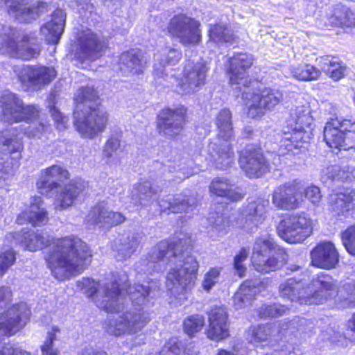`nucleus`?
I'll return each mask as SVG.
<instances>
[{
	"label": "nucleus",
	"instance_id": "obj_1",
	"mask_svg": "<svg viewBox=\"0 0 355 355\" xmlns=\"http://www.w3.org/2000/svg\"><path fill=\"white\" fill-rule=\"evenodd\" d=\"M19 237V244L29 251L49 248L44 259L51 275L58 281L80 275L92 263V250L77 236L46 238L31 230H22L13 235V238Z\"/></svg>",
	"mask_w": 355,
	"mask_h": 355
},
{
	"label": "nucleus",
	"instance_id": "obj_2",
	"mask_svg": "<svg viewBox=\"0 0 355 355\" xmlns=\"http://www.w3.org/2000/svg\"><path fill=\"white\" fill-rule=\"evenodd\" d=\"M73 125L83 139H93L105 131L110 115L93 86L78 88L73 98Z\"/></svg>",
	"mask_w": 355,
	"mask_h": 355
},
{
	"label": "nucleus",
	"instance_id": "obj_3",
	"mask_svg": "<svg viewBox=\"0 0 355 355\" xmlns=\"http://www.w3.org/2000/svg\"><path fill=\"white\" fill-rule=\"evenodd\" d=\"M70 178L71 174L65 167L52 164L41 170L35 183L37 191L41 196L51 198L54 191L60 189L55 197L54 209L58 211L67 209L76 204L87 188V183L81 179H73L62 186L60 184Z\"/></svg>",
	"mask_w": 355,
	"mask_h": 355
},
{
	"label": "nucleus",
	"instance_id": "obj_4",
	"mask_svg": "<svg viewBox=\"0 0 355 355\" xmlns=\"http://www.w3.org/2000/svg\"><path fill=\"white\" fill-rule=\"evenodd\" d=\"M181 237L175 241L164 239L159 244V249L157 255V261H163L166 258L169 252L172 257H183L185 254L187 256L182 261V265L179 268H172L168 273V279L173 284H177L186 289L195 284L199 269V263L196 258L191 256L194 248V241L189 234L181 233Z\"/></svg>",
	"mask_w": 355,
	"mask_h": 355
},
{
	"label": "nucleus",
	"instance_id": "obj_5",
	"mask_svg": "<svg viewBox=\"0 0 355 355\" xmlns=\"http://www.w3.org/2000/svg\"><path fill=\"white\" fill-rule=\"evenodd\" d=\"M12 301V292L9 287L0 286V309ZM31 311L24 302L12 304L0 314V331L6 336L15 335L30 320Z\"/></svg>",
	"mask_w": 355,
	"mask_h": 355
},
{
	"label": "nucleus",
	"instance_id": "obj_6",
	"mask_svg": "<svg viewBox=\"0 0 355 355\" xmlns=\"http://www.w3.org/2000/svg\"><path fill=\"white\" fill-rule=\"evenodd\" d=\"M323 141L333 153L355 149V120L330 118L324 126Z\"/></svg>",
	"mask_w": 355,
	"mask_h": 355
},
{
	"label": "nucleus",
	"instance_id": "obj_7",
	"mask_svg": "<svg viewBox=\"0 0 355 355\" xmlns=\"http://www.w3.org/2000/svg\"><path fill=\"white\" fill-rule=\"evenodd\" d=\"M36 40V37L24 35L19 40L16 28L2 26L0 28V53L23 60H31L40 54L39 47L29 46Z\"/></svg>",
	"mask_w": 355,
	"mask_h": 355
},
{
	"label": "nucleus",
	"instance_id": "obj_8",
	"mask_svg": "<svg viewBox=\"0 0 355 355\" xmlns=\"http://www.w3.org/2000/svg\"><path fill=\"white\" fill-rule=\"evenodd\" d=\"M257 85L245 88L241 92V98L250 103L247 114L252 119H261L267 111H271L283 101V93L270 87L258 88Z\"/></svg>",
	"mask_w": 355,
	"mask_h": 355
},
{
	"label": "nucleus",
	"instance_id": "obj_9",
	"mask_svg": "<svg viewBox=\"0 0 355 355\" xmlns=\"http://www.w3.org/2000/svg\"><path fill=\"white\" fill-rule=\"evenodd\" d=\"M278 236L288 243H302L313 232L312 219L304 212L286 214L277 227Z\"/></svg>",
	"mask_w": 355,
	"mask_h": 355
},
{
	"label": "nucleus",
	"instance_id": "obj_10",
	"mask_svg": "<svg viewBox=\"0 0 355 355\" xmlns=\"http://www.w3.org/2000/svg\"><path fill=\"white\" fill-rule=\"evenodd\" d=\"M253 55L247 52H235L226 61L225 74L230 85H237L240 92L261 83L257 78H250L249 71L254 64Z\"/></svg>",
	"mask_w": 355,
	"mask_h": 355
},
{
	"label": "nucleus",
	"instance_id": "obj_11",
	"mask_svg": "<svg viewBox=\"0 0 355 355\" xmlns=\"http://www.w3.org/2000/svg\"><path fill=\"white\" fill-rule=\"evenodd\" d=\"M166 31L172 39H178L184 46H198L202 41L200 22L186 14L173 15L167 24Z\"/></svg>",
	"mask_w": 355,
	"mask_h": 355
},
{
	"label": "nucleus",
	"instance_id": "obj_12",
	"mask_svg": "<svg viewBox=\"0 0 355 355\" xmlns=\"http://www.w3.org/2000/svg\"><path fill=\"white\" fill-rule=\"evenodd\" d=\"M189 121V110L184 105L162 108L156 117V129L159 135L169 139L182 135Z\"/></svg>",
	"mask_w": 355,
	"mask_h": 355
},
{
	"label": "nucleus",
	"instance_id": "obj_13",
	"mask_svg": "<svg viewBox=\"0 0 355 355\" xmlns=\"http://www.w3.org/2000/svg\"><path fill=\"white\" fill-rule=\"evenodd\" d=\"M260 250L253 255L252 263L256 270L261 273L276 271L284 266L288 261L286 250L277 246L268 239L261 241Z\"/></svg>",
	"mask_w": 355,
	"mask_h": 355
},
{
	"label": "nucleus",
	"instance_id": "obj_14",
	"mask_svg": "<svg viewBox=\"0 0 355 355\" xmlns=\"http://www.w3.org/2000/svg\"><path fill=\"white\" fill-rule=\"evenodd\" d=\"M239 164L249 178H259L268 173L270 169L269 160L265 156L260 144L247 145L239 152Z\"/></svg>",
	"mask_w": 355,
	"mask_h": 355
},
{
	"label": "nucleus",
	"instance_id": "obj_15",
	"mask_svg": "<svg viewBox=\"0 0 355 355\" xmlns=\"http://www.w3.org/2000/svg\"><path fill=\"white\" fill-rule=\"evenodd\" d=\"M150 320L149 314L141 309L125 311L117 319L105 322V330L110 335L121 336L141 330Z\"/></svg>",
	"mask_w": 355,
	"mask_h": 355
},
{
	"label": "nucleus",
	"instance_id": "obj_16",
	"mask_svg": "<svg viewBox=\"0 0 355 355\" xmlns=\"http://www.w3.org/2000/svg\"><path fill=\"white\" fill-rule=\"evenodd\" d=\"M2 114L10 123H31L40 117V110L35 105H25L23 101L12 93L2 96Z\"/></svg>",
	"mask_w": 355,
	"mask_h": 355
},
{
	"label": "nucleus",
	"instance_id": "obj_17",
	"mask_svg": "<svg viewBox=\"0 0 355 355\" xmlns=\"http://www.w3.org/2000/svg\"><path fill=\"white\" fill-rule=\"evenodd\" d=\"M308 285L302 279L296 277H291L280 284L279 293L283 297L288 298L291 301L298 302L304 304H320L323 295L320 291H314L312 293L308 292Z\"/></svg>",
	"mask_w": 355,
	"mask_h": 355
},
{
	"label": "nucleus",
	"instance_id": "obj_18",
	"mask_svg": "<svg viewBox=\"0 0 355 355\" xmlns=\"http://www.w3.org/2000/svg\"><path fill=\"white\" fill-rule=\"evenodd\" d=\"M208 325L205 334L208 339L216 343L230 337L229 314L223 305H214L207 312Z\"/></svg>",
	"mask_w": 355,
	"mask_h": 355
},
{
	"label": "nucleus",
	"instance_id": "obj_19",
	"mask_svg": "<svg viewBox=\"0 0 355 355\" xmlns=\"http://www.w3.org/2000/svg\"><path fill=\"white\" fill-rule=\"evenodd\" d=\"M19 81L24 87L41 89L49 85L57 76L53 67L41 64L24 65L17 72Z\"/></svg>",
	"mask_w": 355,
	"mask_h": 355
},
{
	"label": "nucleus",
	"instance_id": "obj_20",
	"mask_svg": "<svg viewBox=\"0 0 355 355\" xmlns=\"http://www.w3.org/2000/svg\"><path fill=\"white\" fill-rule=\"evenodd\" d=\"M272 202L278 209H298L303 202L302 184L295 180L279 186L272 193Z\"/></svg>",
	"mask_w": 355,
	"mask_h": 355
},
{
	"label": "nucleus",
	"instance_id": "obj_21",
	"mask_svg": "<svg viewBox=\"0 0 355 355\" xmlns=\"http://www.w3.org/2000/svg\"><path fill=\"white\" fill-rule=\"evenodd\" d=\"M24 144L17 135L0 137V172L7 173L19 163Z\"/></svg>",
	"mask_w": 355,
	"mask_h": 355
},
{
	"label": "nucleus",
	"instance_id": "obj_22",
	"mask_svg": "<svg viewBox=\"0 0 355 355\" xmlns=\"http://www.w3.org/2000/svg\"><path fill=\"white\" fill-rule=\"evenodd\" d=\"M44 204L41 196H32L28 206L17 216L16 223L21 225L30 224L34 227L46 225L50 219L49 213Z\"/></svg>",
	"mask_w": 355,
	"mask_h": 355
},
{
	"label": "nucleus",
	"instance_id": "obj_23",
	"mask_svg": "<svg viewBox=\"0 0 355 355\" xmlns=\"http://www.w3.org/2000/svg\"><path fill=\"white\" fill-rule=\"evenodd\" d=\"M209 70L205 61L187 60L182 70L181 85L191 90L198 89L205 85Z\"/></svg>",
	"mask_w": 355,
	"mask_h": 355
},
{
	"label": "nucleus",
	"instance_id": "obj_24",
	"mask_svg": "<svg viewBox=\"0 0 355 355\" xmlns=\"http://www.w3.org/2000/svg\"><path fill=\"white\" fill-rule=\"evenodd\" d=\"M310 255L312 266L318 268L331 270L339 262L338 252L330 241L318 243L311 250Z\"/></svg>",
	"mask_w": 355,
	"mask_h": 355
},
{
	"label": "nucleus",
	"instance_id": "obj_25",
	"mask_svg": "<svg viewBox=\"0 0 355 355\" xmlns=\"http://www.w3.org/2000/svg\"><path fill=\"white\" fill-rule=\"evenodd\" d=\"M308 133L303 128H295L284 132L279 142V152L283 156H295L305 149Z\"/></svg>",
	"mask_w": 355,
	"mask_h": 355
},
{
	"label": "nucleus",
	"instance_id": "obj_26",
	"mask_svg": "<svg viewBox=\"0 0 355 355\" xmlns=\"http://www.w3.org/2000/svg\"><path fill=\"white\" fill-rule=\"evenodd\" d=\"M210 196L224 198L231 202H239L243 199L245 192L242 188L236 187L232 181L225 177H216L209 185Z\"/></svg>",
	"mask_w": 355,
	"mask_h": 355
},
{
	"label": "nucleus",
	"instance_id": "obj_27",
	"mask_svg": "<svg viewBox=\"0 0 355 355\" xmlns=\"http://www.w3.org/2000/svg\"><path fill=\"white\" fill-rule=\"evenodd\" d=\"M107 49V41L91 32L80 40L79 53L83 60L94 61L102 57Z\"/></svg>",
	"mask_w": 355,
	"mask_h": 355
},
{
	"label": "nucleus",
	"instance_id": "obj_28",
	"mask_svg": "<svg viewBox=\"0 0 355 355\" xmlns=\"http://www.w3.org/2000/svg\"><path fill=\"white\" fill-rule=\"evenodd\" d=\"M329 207L336 215L345 216L355 209V190L344 188L333 191L329 197Z\"/></svg>",
	"mask_w": 355,
	"mask_h": 355
},
{
	"label": "nucleus",
	"instance_id": "obj_29",
	"mask_svg": "<svg viewBox=\"0 0 355 355\" xmlns=\"http://www.w3.org/2000/svg\"><path fill=\"white\" fill-rule=\"evenodd\" d=\"M317 60L320 71L330 79L338 82L345 77L347 67L338 55H324Z\"/></svg>",
	"mask_w": 355,
	"mask_h": 355
},
{
	"label": "nucleus",
	"instance_id": "obj_30",
	"mask_svg": "<svg viewBox=\"0 0 355 355\" xmlns=\"http://www.w3.org/2000/svg\"><path fill=\"white\" fill-rule=\"evenodd\" d=\"M89 217L94 225H101L106 228L117 226L125 220V217L121 213L109 211L101 205L92 207Z\"/></svg>",
	"mask_w": 355,
	"mask_h": 355
},
{
	"label": "nucleus",
	"instance_id": "obj_31",
	"mask_svg": "<svg viewBox=\"0 0 355 355\" xmlns=\"http://www.w3.org/2000/svg\"><path fill=\"white\" fill-rule=\"evenodd\" d=\"M207 37V42L216 44H233L239 40L238 36L231 26L227 23L220 21L209 25Z\"/></svg>",
	"mask_w": 355,
	"mask_h": 355
},
{
	"label": "nucleus",
	"instance_id": "obj_32",
	"mask_svg": "<svg viewBox=\"0 0 355 355\" xmlns=\"http://www.w3.org/2000/svg\"><path fill=\"white\" fill-rule=\"evenodd\" d=\"M117 65L121 72L127 71L132 75L139 76L144 73L146 62L143 60L141 55L130 49L124 51L119 55Z\"/></svg>",
	"mask_w": 355,
	"mask_h": 355
},
{
	"label": "nucleus",
	"instance_id": "obj_33",
	"mask_svg": "<svg viewBox=\"0 0 355 355\" xmlns=\"http://www.w3.org/2000/svg\"><path fill=\"white\" fill-rule=\"evenodd\" d=\"M22 0H4L5 5L8 7V14H15L17 17H25L28 19H35L40 14L47 10L48 4L44 1H37L35 6L26 8L23 7Z\"/></svg>",
	"mask_w": 355,
	"mask_h": 355
},
{
	"label": "nucleus",
	"instance_id": "obj_34",
	"mask_svg": "<svg viewBox=\"0 0 355 355\" xmlns=\"http://www.w3.org/2000/svg\"><path fill=\"white\" fill-rule=\"evenodd\" d=\"M104 288V297L106 299L102 301L101 306H98L100 309L107 313H118L123 311L124 306L119 302V297L121 295L120 285L114 281L106 284Z\"/></svg>",
	"mask_w": 355,
	"mask_h": 355
},
{
	"label": "nucleus",
	"instance_id": "obj_35",
	"mask_svg": "<svg viewBox=\"0 0 355 355\" xmlns=\"http://www.w3.org/2000/svg\"><path fill=\"white\" fill-rule=\"evenodd\" d=\"M353 12L345 5L338 3L332 7L327 17V26L332 28H349L353 26Z\"/></svg>",
	"mask_w": 355,
	"mask_h": 355
},
{
	"label": "nucleus",
	"instance_id": "obj_36",
	"mask_svg": "<svg viewBox=\"0 0 355 355\" xmlns=\"http://www.w3.org/2000/svg\"><path fill=\"white\" fill-rule=\"evenodd\" d=\"M249 343L254 345H267L271 340L272 328L269 324L250 326L245 331Z\"/></svg>",
	"mask_w": 355,
	"mask_h": 355
},
{
	"label": "nucleus",
	"instance_id": "obj_37",
	"mask_svg": "<svg viewBox=\"0 0 355 355\" xmlns=\"http://www.w3.org/2000/svg\"><path fill=\"white\" fill-rule=\"evenodd\" d=\"M232 114L230 109L223 108L216 118V125L218 131V137L225 141L230 140L234 136L232 126Z\"/></svg>",
	"mask_w": 355,
	"mask_h": 355
},
{
	"label": "nucleus",
	"instance_id": "obj_38",
	"mask_svg": "<svg viewBox=\"0 0 355 355\" xmlns=\"http://www.w3.org/2000/svg\"><path fill=\"white\" fill-rule=\"evenodd\" d=\"M293 78L302 82L317 80L321 76L320 69L308 63H300L291 69Z\"/></svg>",
	"mask_w": 355,
	"mask_h": 355
},
{
	"label": "nucleus",
	"instance_id": "obj_39",
	"mask_svg": "<svg viewBox=\"0 0 355 355\" xmlns=\"http://www.w3.org/2000/svg\"><path fill=\"white\" fill-rule=\"evenodd\" d=\"M269 200L268 199L258 198L248 202L247 205V215L250 219L257 223H261L266 218Z\"/></svg>",
	"mask_w": 355,
	"mask_h": 355
},
{
	"label": "nucleus",
	"instance_id": "obj_40",
	"mask_svg": "<svg viewBox=\"0 0 355 355\" xmlns=\"http://www.w3.org/2000/svg\"><path fill=\"white\" fill-rule=\"evenodd\" d=\"M205 325V317L200 314H192L187 316L182 322L183 332L193 338L201 332Z\"/></svg>",
	"mask_w": 355,
	"mask_h": 355
},
{
	"label": "nucleus",
	"instance_id": "obj_41",
	"mask_svg": "<svg viewBox=\"0 0 355 355\" xmlns=\"http://www.w3.org/2000/svg\"><path fill=\"white\" fill-rule=\"evenodd\" d=\"M65 19L61 10L53 12L52 18L47 25V28L51 35V42L57 44L64 31Z\"/></svg>",
	"mask_w": 355,
	"mask_h": 355
},
{
	"label": "nucleus",
	"instance_id": "obj_42",
	"mask_svg": "<svg viewBox=\"0 0 355 355\" xmlns=\"http://www.w3.org/2000/svg\"><path fill=\"white\" fill-rule=\"evenodd\" d=\"M312 282H315L320 286V288L315 291H320V293L323 295L324 299H322L321 303L322 304L329 296L328 292L333 291L335 288L333 277L331 275L322 272L318 273L316 277L312 279Z\"/></svg>",
	"mask_w": 355,
	"mask_h": 355
},
{
	"label": "nucleus",
	"instance_id": "obj_43",
	"mask_svg": "<svg viewBox=\"0 0 355 355\" xmlns=\"http://www.w3.org/2000/svg\"><path fill=\"white\" fill-rule=\"evenodd\" d=\"M288 309L279 304H263L258 310V316L260 318H278L284 315Z\"/></svg>",
	"mask_w": 355,
	"mask_h": 355
},
{
	"label": "nucleus",
	"instance_id": "obj_44",
	"mask_svg": "<svg viewBox=\"0 0 355 355\" xmlns=\"http://www.w3.org/2000/svg\"><path fill=\"white\" fill-rule=\"evenodd\" d=\"M168 349L175 355H199V351L195 346L187 345L182 349V342L173 338L167 342Z\"/></svg>",
	"mask_w": 355,
	"mask_h": 355
},
{
	"label": "nucleus",
	"instance_id": "obj_45",
	"mask_svg": "<svg viewBox=\"0 0 355 355\" xmlns=\"http://www.w3.org/2000/svg\"><path fill=\"white\" fill-rule=\"evenodd\" d=\"M17 253L13 249L0 252V277H3L15 263Z\"/></svg>",
	"mask_w": 355,
	"mask_h": 355
},
{
	"label": "nucleus",
	"instance_id": "obj_46",
	"mask_svg": "<svg viewBox=\"0 0 355 355\" xmlns=\"http://www.w3.org/2000/svg\"><path fill=\"white\" fill-rule=\"evenodd\" d=\"M340 238L347 252L355 257V223L342 231Z\"/></svg>",
	"mask_w": 355,
	"mask_h": 355
},
{
	"label": "nucleus",
	"instance_id": "obj_47",
	"mask_svg": "<svg viewBox=\"0 0 355 355\" xmlns=\"http://www.w3.org/2000/svg\"><path fill=\"white\" fill-rule=\"evenodd\" d=\"M221 271V267H211L205 272L202 282V288L203 290L209 292L210 290L216 285L218 282Z\"/></svg>",
	"mask_w": 355,
	"mask_h": 355
},
{
	"label": "nucleus",
	"instance_id": "obj_48",
	"mask_svg": "<svg viewBox=\"0 0 355 355\" xmlns=\"http://www.w3.org/2000/svg\"><path fill=\"white\" fill-rule=\"evenodd\" d=\"M249 250L245 248H241L234 257L233 268L240 277H244L246 272V267L243 263L248 259Z\"/></svg>",
	"mask_w": 355,
	"mask_h": 355
},
{
	"label": "nucleus",
	"instance_id": "obj_49",
	"mask_svg": "<svg viewBox=\"0 0 355 355\" xmlns=\"http://www.w3.org/2000/svg\"><path fill=\"white\" fill-rule=\"evenodd\" d=\"M182 57V54L180 51L170 48L164 58H162L161 64L164 67L175 66L180 61Z\"/></svg>",
	"mask_w": 355,
	"mask_h": 355
},
{
	"label": "nucleus",
	"instance_id": "obj_50",
	"mask_svg": "<svg viewBox=\"0 0 355 355\" xmlns=\"http://www.w3.org/2000/svg\"><path fill=\"white\" fill-rule=\"evenodd\" d=\"M302 195L303 200L306 198L313 204L318 203L322 198L320 188L314 185L309 186L305 189L302 187Z\"/></svg>",
	"mask_w": 355,
	"mask_h": 355
},
{
	"label": "nucleus",
	"instance_id": "obj_51",
	"mask_svg": "<svg viewBox=\"0 0 355 355\" xmlns=\"http://www.w3.org/2000/svg\"><path fill=\"white\" fill-rule=\"evenodd\" d=\"M51 114L58 130H64L67 128L68 118L64 116L55 107L51 108Z\"/></svg>",
	"mask_w": 355,
	"mask_h": 355
},
{
	"label": "nucleus",
	"instance_id": "obj_52",
	"mask_svg": "<svg viewBox=\"0 0 355 355\" xmlns=\"http://www.w3.org/2000/svg\"><path fill=\"white\" fill-rule=\"evenodd\" d=\"M121 137V135L118 137L112 136L107 140L103 150L104 155L107 158H110L113 153L120 148Z\"/></svg>",
	"mask_w": 355,
	"mask_h": 355
},
{
	"label": "nucleus",
	"instance_id": "obj_53",
	"mask_svg": "<svg viewBox=\"0 0 355 355\" xmlns=\"http://www.w3.org/2000/svg\"><path fill=\"white\" fill-rule=\"evenodd\" d=\"M85 293L89 298H94L98 288V283L90 278H83L82 281Z\"/></svg>",
	"mask_w": 355,
	"mask_h": 355
},
{
	"label": "nucleus",
	"instance_id": "obj_54",
	"mask_svg": "<svg viewBox=\"0 0 355 355\" xmlns=\"http://www.w3.org/2000/svg\"><path fill=\"white\" fill-rule=\"evenodd\" d=\"M140 291L141 293L139 295L132 298V302L137 305L145 304L149 301L150 288L139 286V289L137 290V292Z\"/></svg>",
	"mask_w": 355,
	"mask_h": 355
},
{
	"label": "nucleus",
	"instance_id": "obj_55",
	"mask_svg": "<svg viewBox=\"0 0 355 355\" xmlns=\"http://www.w3.org/2000/svg\"><path fill=\"white\" fill-rule=\"evenodd\" d=\"M0 355H29V354L20 347L7 343L0 347Z\"/></svg>",
	"mask_w": 355,
	"mask_h": 355
},
{
	"label": "nucleus",
	"instance_id": "obj_56",
	"mask_svg": "<svg viewBox=\"0 0 355 355\" xmlns=\"http://www.w3.org/2000/svg\"><path fill=\"white\" fill-rule=\"evenodd\" d=\"M191 205L186 200H175L170 205L169 209L173 213H185L190 208Z\"/></svg>",
	"mask_w": 355,
	"mask_h": 355
},
{
	"label": "nucleus",
	"instance_id": "obj_57",
	"mask_svg": "<svg viewBox=\"0 0 355 355\" xmlns=\"http://www.w3.org/2000/svg\"><path fill=\"white\" fill-rule=\"evenodd\" d=\"M53 343L51 341L46 340L41 346L40 349L43 355H58V350L53 347Z\"/></svg>",
	"mask_w": 355,
	"mask_h": 355
},
{
	"label": "nucleus",
	"instance_id": "obj_58",
	"mask_svg": "<svg viewBox=\"0 0 355 355\" xmlns=\"http://www.w3.org/2000/svg\"><path fill=\"white\" fill-rule=\"evenodd\" d=\"M218 158L221 159L223 162L225 159H230L232 161L234 158V150L231 146H228L226 148L220 149L218 152Z\"/></svg>",
	"mask_w": 355,
	"mask_h": 355
},
{
	"label": "nucleus",
	"instance_id": "obj_59",
	"mask_svg": "<svg viewBox=\"0 0 355 355\" xmlns=\"http://www.w3.org/2000/svg\"><path fill=\"white\" fill-rule=\"evenodd\" d=\"M60 328L57 326H53L51 330L48 332L46 340L54 342L57 338V334L60 332Z\"/></svg>",
	"mask_w": 355,
	"mask_h": 355
},
{
	"label": "nucleus",
	"instance_id": "obj_60",
	"mask_svg": "<svg viewBox=\"0 0 355 355\" xmlns=\"http://www.w3.org/2000/svg\"><path fill=\"white\" fill-rule=\"evenodd\" d=\"M347 329L351 331L355 336V312L347 321Z\"/></svg>",
	"mask_w": 355,
	"mask_h": 355
},
{
	"label": "nucleus",
	"instance_id": "obj_61",
	"mask_svg": "<svg viewBox=\"0 0 355 355\" xmlns=\"http://www.w3.org/2000/svg\"><path fill=\"white\" fill-rule=\"evenodd\" d=\"M80 355H107V354L103 350H95L92 352L85 350L82 352Z\"/></svg>",
	"mask_w": 355,
	"mask_h": 355
},
{
	"label": "nucleus",
	"instance_id": "obj_62",
	"mask_svg": "<svg viewBox=\"0 0 355 355\" xmlns=\"http://www.w3.org/2000/svg\"><path fill=\"white\" fill-rule=\"evenodd\" d=\"M216 355H237L232 351L225 349H219Z\"/></svg>",
	"mask_w": 355,
	"mask_h": 355
},
{
	"label": "nucleus",
	"instance_id": "obj_63",
	"mask_svg": "<svg viewBox=\"0 0 355 355\" xmlns=\"http://www.w3.org/2000/svg\"><path fill=\"white\" fill-rule=\"evenodd\" d=\"M347 286L348 287V289H351L352 287L355 289V282H353L352 283H348Z\"/></svg>",
	"mask_w": 355,
	"mask_h": 355
},
{
	"label": "nucleus",
	"instance_id": "obj_64",
	"mask_svg": "<svg viewBox=\"0 0 355 355\" xmlns=\"http://www.w3.org/2000/svg\"><path fill=\"white\" fill-rule=\"evenodd\" d=\"M352 100H353V102H354V105H355V92L354 93V95H353V97H352Z\"/></svg>",
	"mask_w": 355,
	"mask_h": 355
}]
</instances>
